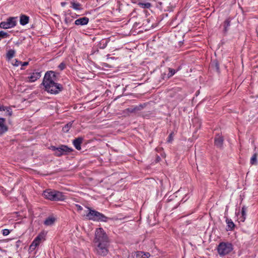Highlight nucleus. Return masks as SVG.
<instances>
[{
    "mask_svg": "<svg viewBox=\"0 0 258 258\" xmlns=\"http://www.w3.org/2000/svg\"><path fill=\"white\" fill-rule=\"evenodd\" d=\"M242 216L246 217V209L245 208L243 207L241 210V214H240Z\"/></svg>",
    "mask_w": 258,
    "mask_h": 258,
    "instance_id": "nucleus-30",
    "label": "nucleus"
},
{
    "mask_svg": "<svg viewBox=\"0 0 258 258\" xmlns=\"http://www.w3.org/2000/svg\"><path fill=\"white\" fill-rule=\"evenodd\" d=\"M22 62L18 60L17 59H14L13 60L12 64L15 66H18L19 64H21Z\"/></svg>",
    "mask_w": 258,
    "mask_h": 258,
    "instance_id": "nucleus-28",
    "label": "nucleus"
},
{
    "mask_svg": "<svg viewBox=\"0 0 258 258\" xmlns=\"http://www.w3.org/2000/svg\"><path fill=\"white\" fill-rule=\"evenodd\" d=\"M5 111H6L5 115H6V116H10L12 114V110L11 109V108H10V107L6 106Z\"/></svg>",
    "mask_w": 258,
    "mask_h": 258,
    "instance_id": "nucleus-24",
    "label": "nucleus"
},
{
    "mask_svg": "<svg viewBox=\"0 0 258 258\" xmlns=\"http://www.w3.org/2000/svg\"><path fill=\"white\" fill-rule=\"evenodd\" d=\"M94 243L96 252L101 256L107 255L108 252L109 240L103 229H96Z\"/></svg>",
    "mask_w": 258,
    "mask_h": 258,
    "instance_id": "nucleus-1",
    "label": "nucleus"
},
{
    "mask_svg": "<svg viewBox=\"0 0 258 258\" xmlns=\"http://www.w3.org/2000/svg\"><path fill=\"white\" fill-rule=\"evenodd\" d=\"M45 236L44 234H39L33 241L29 247V249L33 251L40 244V243L44 240Z\"/></svg>",
    "mask_w": 258,
    "mask_h": 258,
    "instance_id": "nucleus-8",
    "label": "nucleus"
},
{
    "mask_svg": "<svg viewBox=\"0 0 258 258\" xmlns=\"http://www.w3.org/2000/svg\"><path fill=\"white\" fill-rule=\"evenodd\" d=\"M29 18L26 15H22L20 17V23L22 25H25L29 22Z\"/></svg>",
    "mask_w": 258,
    "mask_h": 258,
    "instance_id": "nucleus-16",
    "label": "nucleus"
},
{
    "mask_svg": "<svg viewBox=\"0 0 258 258\" xmlns=\"http://www.w3.org/2000/svg\"><path fill=\"white\" fill-rule=\"evenodd\" d=\"M28 64V62H26V61L24 62L21 63L22 66H26Z\"/></svg>",
    "mask_w": 258,
    "mask_h": 258,
    "instance_id": "nucleus-33",
    "label": "nucleus"
},
{
    "mask_svg": "<svg viewBox=\"0 0 258 258\" xmlns=\"http://www.w3.org/2000/svg\"><path fill=\"white\" fill-rule=\"evenodd\" d=\"M141 8L144 9H149L151 7V4L150 3H139L138 4Z\"/></svg>",
    "mask_w": 258,
    "mask_h": 258,
    "instance_id": "nucleus-21",
    "label": "nucleus"
},
{
    "mask_svg": "<svg viewBox=\"0 0 258 258\" xmlns=\"http://www.w3.org/2000/svg\"><path fill=\"white\" fill-rule=\"evenodd\" d=\"M89 22V18L87 17H82L76 20L75 21V24L76 25H85Z\"/></svg>",
    "mask_w": 258,
    "mask_h": 258,
    "instance_id": "nucleus-11",
    "label": "nucleus"
},
{
    "mask_svg": "<svg viewBox=\"0 0 258 258\" xmlns=\"http://www.w3.org/2000/svg\"><path fill=\"white\" fill-rule=\"evenodd\" d=\"M232 250V245L228 242H221L217 247L218 252L221 256L229 254Z\"/></svg>",
    "mask_w": 258,
    "mask_h": 258,
    "instance_id": "nucleus-5",
    "label": "nucleus"
},
{
    "mask_svg": "<svg viewBox=\"0 0 258 258\" xmlns=\"http://www.w3.org/2000/svg\"><path fill=\"white\" fill-rule=\"evenodd\" d=\"M15 54V51L13 49L9 50L7 53V57L8 59L12 58Z\"/></svg>",
    "mask_w": 258,
    "mask_h": 258,
    "instance_id": "nucleus-20",
    "label": "nucleus"
},
{
    "mask_svg": "<svg viewBox=\"0 0 258 258\" xmlns=\"http://www.w3.org/2000/svg\"><path fill=\"white\" fill-rule=\"evenodd\" d=\"M42 84L45 90L51 94H57L62 89L61 85L57 83V78L54 72L49 71L45 73Z\"/></svg>",
    "mask_w": 258,
    "mask_h": 258,
    "instance_id": "nucleus-2",
    "label": "nucleus"
},
{
    "mask_svg": "<svg viewBox=\"0 0 258 258\" xmlns=\"http://www.w3.org/2000/svg\"><path fill=\"white\" fill-rule=\"evenodd\" d=\"M50 149L54 152L56 156H60L70 153L72 150L64 145L59 146L58 147L51 146Z\"/></svg>",
    "mask_w": 258,
    "mask_h": 258,
    "instance_id": "nucleus-6",
    "label": "nucleus"
},
{
    "mask_svg": "<svg viewBox=\"0 0 258 258\" xmlns=\"http://www.w3.org/2000/svg\"><path fill=\"white\" fill-rule=\"evenodd\" d=\"M226 223L227 224V226H228V228L230 230H232L234 228V224L231 219H227Z\"/></svg>",
    "mask_w": 258,
    "mask_h": 258,
    "instance_id": "nucleus-22",
    "label": "nucleus"
},
{
    "mask_svg": "<svg viewBox=\"0 0 258 258\" xmlns=\"http://www.w3.org/2000/svg\"><path fill=\"white\" fill-rule=\"evenodd\" d=\"M71 4L72 5V8L75 10H80L82 9L81 5L79 3L72 2Z\"/></svg>",
    "mask_w": 258,
    "mask_h": 258,
    "instance_id": "nucleus-18",
    "label": "nucleus"
},
{
    "mask_svg": "<svg viewBox=\"0 0 258 258\" xmlns=\"http://www.w3.org/2000/svg\"><path fill=\"white\" fill-rule=\"evenodd\" d=\"M5 119L0 117V134L2 135L7 131L8 128L5 124Z\"/></svg>",
    "mask_w": 258,
    "mask_h": 258,
    "instance_id": "nucleus-13",
    "label": "nucleus"
},
{
    "mask_svg": "<svg viewBox=\"0 0 258 258\" xmlns=\"http://www.w3.org/2000/svg\"><path fill=\"white\" fill-rule=\"evenodd\" d=\"M257 154L256 153H254L253 156L251 157L250 159V164L252 165H256L257 164Z\"/></svg>",
    "mask_w": 258,
    "mask_h": 258,
    "instance_id": "nucleus-19",
    "label": "nucleus"
},
{
    "mask_svg": "<svg viewBox=\"0 0 258 258\" xmlns=\"http://www.w3.org/2000/svg\"><path fill=\"white\" fill-rule=\"evenodd\" d=\"M88 212L86 215L87 218L89 220L93 221H100L102 222H106L108 218L103 214L88 208Z\"/></svg>",
    "mask_w": 258,
    "mask_h": 258,
    "instance_id": "nucleus-4",
    "label": "nucleus"
},
{
    "mask_svg": "<svg viewBox=\"0 0 258 258\" xmlns=\"http://www.w3.org/2000/svg\"><path fill=\"white\" fill-rule=\"evenodd\" d=\"M61 5H64V4H63V3H61Z\"/></svg>",
    "mask_w": 258,
    "mask_h": 258,
    "instance_id": "nucleus-37",
    "label": "nucleus"
},
{
    "mask_svg": "<svg viewBox=\"0 0 258 258\" xmlns=\"http://www.w3.org/2000/svg\"><path fill=\"white\" fill-rule=\"evenodd\" d=\"M65 21H66V23H68V20H67V19H66V20H65Z\"/></svg>",
    "mask_w": 258,
    "mask_h": 258,
    "instance_id": "nucleus-35",
    "label": "nucleus"
},
{
    "mask_svg": "<svg viewBox=\"0 0 258 258\" xmlns=\"http://www.w3.org/2000/svg\"><path fill=\"white\" fill-rule=\"evenodd\" d=\"M55 221V218L53 217H49L44 221V224L46 226H51Z\"/></svg>",
    "mask_w": 258,
    "mask_h": 258,
    "instance_id": "nucleus-15",
    "label": "nucleus"
},
{
    "mask_svg": "<svg viewBox=\"0 0 258 258\" xmlns=\"http://www.w3.org/2000/svg\"><path fill=\"white\" fill-rule=\"evenodd\" d=\"M17 24L16 18L10 17L6 21L1 23L0 27L3 29H10L14 27Z\"/></svg>",
    "mask_w": 258,
    "mask_h": 258,
    "instance_id": "nucleus-7",
    "label": "nucleus"
},
{
    "mask_svg": "<svg viewBox=\"0 0 258 258\" xmlns=\"http://www.w3.org/2000/svg\"><path fill=\"white\" fill-rule=\"evenodd\" d=\"M175 73V71L174 69L169 68V73L168 74V78H170L173 76Z\"/></svg>",
    "mask_w": 258,
    "mask_h": 258,
    "instance_id": "nucleus-25",
    "label": "nucleus"
},
{
    "mask_svg": "<svg viewBox=\"0 0 258 258\" xmlns=\"http://www.w3.org/2000/svg\"><path fill=\"white\" fill-rule=\"evenodd\" d=\"M237 217H238V220L239 221V222H244L245 221V218H246V217H245L244 216H242L240 214H238Z\"/></svg>",
    "mask_w": 258,
    "mask_h": 258,
    "instance_id": "nucleus-26",
    "label": "nucleus"
},
{
    "mask_svg": "<svg viewBox=\"0 0 258 258\" xmlns=\"http://www.w3.org/2000/svg\"><path fill=\"white\" fill-rule=\"evenodd\" d=\"M231 19L230 18H227L225 20L223 24L224 26V31L225 32H227L228 30V28L230 26Z\"/></svg>",
    "mask_w": 258,
    "mask_h": 258,
    "instance_id": "nucleus-17",
    "label": "nucleus"
},
{
    "mask_svg": "<svg viewBox=\"0 0 258 258\" xmlns=\"http://www.w3.org/2000/svg\"><path fill=\"white\" fill-rule=\"evenodd\" d=\"M76 206L78 208V210H79V211L82 210V209H83L82 207L81 206H80V205H77Z\"/></svg>",
    "mask_w": 258,
    "mask_h": 258,
    "instance_id": "nucleus-34",
    "label": "nucleus"
},
{
    "mask_svg": "<svg viewBox=\"0 0 258 258\" xmlns=\"http://www.w3.org/2000/svg\"><path fill=\"white\" fill-rule=\"evenodd\" d=\"M223 138L222 136L217 135L215 138V145L218 148H221L222 147Z\"/></svg>",
    "mask_w": 258,
    "mask_h": 258,
    "instance_id": "nucleus-12",
    "label": "nucleus"
},
{
    "mask_svg": "<svg viewBox=\"0 0 258 258\" xmlns=\"http://www.w3.org/2000/svg\"><path fill=\"white\" fill-rule=\"evenodd\" d=\"M64 68H65V64L64 63H63V62L61 63L58 66V68L60 70H63L64 69Z\"/></svg>",
    "mask_w": 258,
    "mask_h": 258,
    "instance_id": "nucleus-31",
    "label": "nucleus"
},
{
    "mask_svg": "<svg viewBox=\"0 0 258 258\" xmlns=\"http://www.w3.org/2000/svg\"><path fill=\"white\" fill-rule=\"evenodd\" d=\"M150 254L143 251L133 252L128 255V258H149Z\"/></svg>",
    "mask_w": 258,
    "mask_h": 258,
    "instance_id": "nucleus-9",
    "label": "nucleus"
},
{
    "mask_svg": "<svg viewBox=\"0 0 258 258\" xmlns=\"http://www.w3.org/2000/svg\"><path fill=\"white\" fill-rule=\"evenodd\" d=\"M43 195L45 198L51 201H63L65 199V196L62 192L50 189L45 190Z\"/></svg>",
    "mask_w": 258,
    "mask_h": 258,
    "instance_id": "nucleus-3",
    "label": "nucleus"
},
{
    "mask_svg": "<svg viewBox=\"0 0 258 258\" xmlns=\"http://www.w3.org/2000/svg\"><path fill=\"white\" fill-rule=\"evenodd\" d=\"M40 77L41 73L40 72H34L31 73L29 76L26 78L25 81L29 83H33L39 79Z\"/></svg>",
    "mask_w": 258,
    "mask_h": 258,
    "instance_id": "nucleus-10",
    "label": "nucleus"
},
{
    "mask_svg": "<svg viewBox=\"0 0 258 258\" xmlns=\"http://www.w3.org/2000/svg\"><path fill=\"white\" fill-rule=\"evenodd\" d=\"M6 106H0V111H5Z\"/></svg>",
    "mask_w": 258,
    "mask_h": 258,
    "instance_id": "nucleus-32",
    "label": "nucleus"
},
{
    "mask_svg": "<svg viewBox=\"0 0 258 258\" xmlns=\"http://www.w3.org/2000/svg\"><path fill=\"white\" fill-rule=\"evenodd\" d=\"M10 233V232L9 229H5L3 230V234L4 236H7V235H9Z\"/></svg>",
    "mask_w": 258,
    "mask_h": 258,
    "instance_id": "nucleus-29",
    "label": "nucleus"
},
{
    "mask_svg": "<svg viewBox=\"0 0 258 258\" xmlns=\"http://www.w3.org/2000/svg\"><path fill=\"white\" fill-rule=\"evenodd\" d=\"M72 126V123H68L67 124H66L62 128V131L64 132V133H67L69 132V131L70 130V128Z\"/></svg>",
    "mask_w": 258,
    "mask_h": 258,
    "instance_id": "nucleus-23",
    "label": "nucleus"
},
{
    "mask_svg": "<svg viewBox=\"0 0 258 258\" xmlns=\"http://www.w3.org/2000/svg\"><path fill=\"white\" fill-rule=\"evenodd\" d=\"M61 5H64V4H63V3H61Z\"/></svg>",
    "mask_w": 258,
    "mask_h": 258,
    "instance_id": "nucleus-36",
    "label": "nucleus"
},
{
    "mask_svg": "<svg viewBox=\"0 0 258 258\" xmlns=\"http://www.w3.org/2000/svg\"><path fill=\"white\" fill-rule=\"evenodd\" d=\"M82 141L83 139L82 138H78L74 140L73 144L76 149L78 150H81V144H82Z\"/></svg>",
    "mask_w": 258,
    "mask_h": 258,
    "instance_id": "nucleus-14",
    "label": "nucleus"
},
{
    "mask_svg": "<svg viewBox=\"0 0 258 258\" xmlns=\"http://www.w3.org/2000/svg\"><path fill=\"white\" fill-rule=\"evenodd\" d=\"M173 137H174V134L173 133H171L168 138L167 142L168 143H171L173 140Z\"/></svg>",
    "mask_w": 258,
    "mask_h": 258,
    "instance_id": "nucleus-27",
    "label": "nucleus"
}]
</instances>
